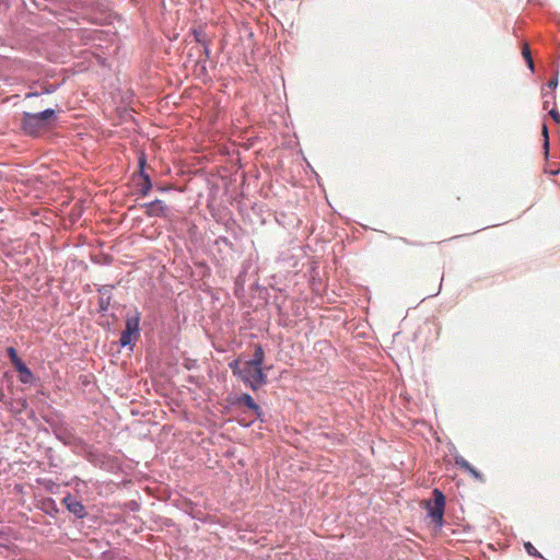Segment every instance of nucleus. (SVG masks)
<instances>
[{
	"instance_id": "f257e3e1",
	"label": "nucleus",
	"mask_w": 560,
	"mask_h": 560,
	"mask_svg": "<svg viewBox=\"0 0 560 560\" xmlns=\"http://www.w3.org/2000/svg\"><path fill=\"white\" fill-rule=\"evenodd\" d=\"M55 115L52 109H46L37 114L25 113L22 120L23 130L31 136H37L44 130L49 119Z\"/></svg>"
},
{
	"instance_id": "f03ea898",
	"label": "nucleus",
	"mask_w": 560,
	"mask_h": 560,
	"mask_svg": "<svg viewBox=\"0 0 560 560\" xmlns=\"http://www.w3.org/2000/svg\"><path fill=\"white\" fill-rule=\"evenodd\" d=\"M240 378L253 390L259 389L267 383V375L262 372L261 366L249 361L243 363Z\"/></svg>"
},
{
	"instance_id": "7ed1b4c3",
	"label": "nucleus",
	"mask_w": 560,
	"mask_h": 560,
	"mask_svg": "<svg viewBox=\"0 0 560 560\" xmlns=\"http://www.w3.org/2000/svg\"><path fill=\"white\" fill-rule=\"evenodd\" d=\"M433 500L425 502L428 516L431 517L432 522L441 527L443 525V516L445 510V495L439 489L433 490Z\"/></svg>"
},
{
	"instance_id": "20e7f679",
	"label": "nucleus",
	"mask_w": 560,
	"mask_h": 560,
	"mask_svg": "<svg viewBox=\"0 0 560 560\" xmlns=\"http://www.w3.org/2000/svg\"><path fill=\"white\" fill-rule=\"evenodd\" d=\"M139 337V317H129L126 320V327L125 330L121 332L120 336V343L121 346H128L131 343L133 339H137Z\"/></svg>"
},
{
	"instance_id": "39448f33",
	"label": "nucleus",
	"mask_w": 560,
	"mask_h": 560,
	"mask_svg": "<svg viewBox=\"0 0 560 560\" xmlns=\"http://www.w3.org/2000/svg\"><path fill=\"white\" fill-rule=\"evenodd\" d=\"M8 357L11 360V363L14 365L16 371L21 374V382L28 383L32 378V372L25 365V363L19 358L16 350L13 347H9L7 349Z\"/></svg>"
},
{
	"instance_id": "423d86ee",
	"label": "nucleus",
	"mask_w": 560,
	"mask_h": 560,
	"mask_svg": "<svg viewBox=\"0 0 560 560\" xmlns=\"http://www.w3.org/2000/svg\"><path fill=\"white\" fill-rule=\"evenodd\" d=\"M139 166H140V177L142 179V182L138 184L139 192L142 196H147L152 188V183H151L150 176L144 172L145 159L143 155L139 160Z\"/></svg>"
},
{
	"instance_id": "0eeeda50",
	"label": "nucleus",
	"mask_w": 560,
	"mask_h": 560,
	"mask_svg": "<svg viewBox=\"0 0 560 560\" xmlns=\"http://www.w3.org/2000/svg\"><path fill=\"white\" fill-rule=\"evenodd\" d=\"M63 503L66 504L67 509L71 513H73L75 516H78V517L84 516V514H85L84 506L77 499L72 498L71 495H68L63 499Z\"/></svg>"
},
{
	"instance_id": "6e6552de",
	"label": "nucleus",
	"mask_w": 560,
	"mask_h": 560,
	"mask_svg": "<svg viewBox=\"0 0 560 560\" xmlns=\"http://www.w3.org/2000/svg\"><path fill=\"white\" fill-rule=\"evenodd\" d=\"M455 464L462 469H465L467 472H469L474 479L478 481H485L483 476L475 467H472L464 457H456Z\"/></svg>"
},
{
	"instance_id": "1a4fd4ad",
	"label": "nucleus",
	"mask_w": 560,
	"mask_h": 560,
	"mask_svg": "<svg viewBox=\"0 0 560 560\" xmlns=\"http://www.w3.org/2000/svg\"><path fill=\"white\" fill-rule=\"evenodd\" d=\"M455 464L462 469H465L467 472H469L474 479L478 481H485L483 476L475 467H472L464 457H456Z\"/></svg>"
},
{
	"instance_id": "9d476101",
	"label": "nucleus",
	"mask_w": 560,
	"mask_h": 560,
	"mask_svg": "<svg viewBox=\"0 0 560 560\" xmlns=\"http://www.w3.org/2000/svg\"><path fill=\"white\" fill-rule=\"evenodd\" d=\"M143 207L145 208V214L148 217L163 215L165 212V209H166L164 203L159 199H156L152 202L145 203Z\"/></svg>"
},
{
	"instance_id": "9b49d317",
	"label": "nucleus",
	"mask_w": 560,
	"mask_h": 560,
	"mask_svg": "<svg viewBox=\"0 0 560 560\" xmlns=\"http://www.w3.org/2000/svg\"><path fill=\"white\" fill-rule=\"evenodd\" d=\"M237 404L245 405L248 409L253 410L258 417L261 416V408L255 402L249 394H242L237 398Z\"/></svg>"
},
{
	"instance_id": "f8f14e48",
	"label": "nucleus",
	"mask_w": 560,
	"mask_h": 560,
	"mask_svg": "<svg viewBox=\"0 0 560 560\" xmlns=\"http://www.w3.org/2000/svg\"><path fill=\"white\" fill-rule=\"evenodd\" d=\"M522 55H523L524 59L526 60L528 68L532 71H534L535 65H534V60L532 58L529 46L527 44L523 45Z\"/></svg>"
},
{
	"instance_id": "ddd939ff",
	"label": "nucleus",
	"mask_w": 560,
	"mask_h": 560,
	"mask_svg": "<svg viewBox=\"0 0 560 560\" xmlns=\"http://www.w3.org/2000/svg\"><path fill=\"white\" fill-rule=\"evenodd\" d=\"M264 358H265L264 350L260 346H258L255 350L254 358L248 361L252 363H257V365L261 366V364L264 362Z\"/></svg>"
},
{
	"instance_id": "4468645a",
	"label": "nucleus",
	"mask_w": 560,
	"mask_h": 560,
	"mask_svg": "<svg viewBox=\"0 0 560 560\" xmlns=\"http://www.w3.org/2000/svg\"><path fill=\"white\" fill-rule=\"evenodd\" d=\"M242 365L243 364H241V361L237 359V360H234L233 362H231L229 364V368L232 370L234 375L240 377L242 374Z\"/></svg>"
},
{
	"instance_id": "2eb2a0df",
	"label": "nucleus",
	"mask_w": 560,
	"mask_h": 560,
	"mask_svg": "<svg viewBox=\"0 0 560 560\" xmlns=\"http://www.w3.org/2000/svg\"><path fill=\"white\" fill-rule=\"evenodd\" d=\"M524 548L529 556H533L535 558H542L540 552L533 546L532 542H525Z\"/></svg>"
},
{
	"instance_id": "dca6fc26",
	"label": "nucleus",
	"mask_w": 560,
	"mask_h": 560,
	"mask_svg": "<svg viewBox=\"0 0 560 560\" xmlns=\"http://www.w3.org/2000/svg\"><path fill=\"white\" fill-rule=\"evenodd\" d=\"M194 36L198 43H202V45L205 46L206 52L208 54V46L205 44L203 38H202L203 33L201 31L194 30Z\"/></svg>"
},
{
	"instance_id": "f3484780",
	"label": "nucleus",
	"mask_w": 560,
	"mask_h": 560,
	"mask_svg": "<svg viewBox=\"0 0 560 560\" xmlns=\"http://www.w3.org/2000/svg\"><path fill=\"white\" fill-rule=\"evenodd\" d=\"M542 133L545 136L544 147H545L546 152H547L548 151L549 141H548V130H547V126L546 125L542 126Z\"/></svg>"
},
{
	"instance_id": "a211bd4d",
	"label": "nucleus",
	"mask_w": 560,
	"mask_h": 560,
	"mask_svg": "<svg viewBox=\"0 0 560 560\" xmlns=\"http://www.w3.org/2000/svg\"><path fill=\"white\" fill-rule=\"evenodd\" d=\"M549 115L552 117V119L556 121V122H560V114L557 109H551L549 112Z\"/></svg>"
},
{
	"instance_id": "6ab92c4d",
	"label": "nucleus",
	"mask_w": 560,
	"mask_h": 560,
	"mask_svg": "<svg viewBox=\"0 0 560 560\" xmlns=\"http://www.w3.org/2000/svg\"><path fill=\"white\" fill-rule=\"evenodd\" d=\"M558 85V79L557 78H552L548 81V88L550 89H556Z\"/></svg>"
},
{
	"instance_id": "aec40b11",
	"label": "nucleus",
	"mask_w": 560,
	"mask_h": 560,
	"mask_svg": "<svg viewBox=\"0 0 560 560\" xmlns=\"http://www.w3.org/2000/svg\"><path fill=\"white\" fill-rule=\"evenodd\" d=\"M440 288H441V285L439 287V290H438V291H440ZM438 293H439V292L432 293V294H431V296H435Z\"/></svg>"
}]
</instances>
